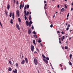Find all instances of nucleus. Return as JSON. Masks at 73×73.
<instances>
[{
	"mask_svg": "<svg viewBox=\"0 0 73 73\" xmlns=\"http://www.w3.org/2000/svg\"><path fill=\"white\" fill-rule=\"evenodd\" d=\"M29 19L30 21V22H28V21H26V23L27 26H28L29 25V26L30 27L32 25L31 24H32V23H33L32 22V21H31V15H29Z\"/></svg>",
	"mask_w": 73,
	"mask_h": 73,
	"instance_id": "nucleus-1",
	"label": "nucleus"
},
{
	"mask_svg": "<svg viewBox=\"0 0 73 73\" xmlns=\"http://www.w3.org/2000/svg\"><path fill=\"white\" fill-rule=\"evenodd\" d=\"M16 16L17 17H20V15H19V10H17L16 11Z\"/></svg>",
	"mask_w": 73,
	"mask_h": 73,
	"instance_id": "nucleus-2",
	"label": "nucleus"
},
{
	"mask_svg": "<svg viewBox=\"0 0 73 73\" xmlns=\"http://www.w3.org/2000/svg\"><path fill=\"white\" fill-rule=\"evenodd\" d=\"M31 51L32 52H33L34 51V49H35V48L34 47V46L33 45H31Z\"/></svg>",
	"mask_w": 73,
	"mask_h": 73,
	"instance_id": "nucleus-3",
	"label": "nucleus"
},
{
	"mask_svg": "<svg viewBox=\"0 0 73 73\" xmlns=\"http://www.w3.org/2000/svg\"><path fill=\"white\" fill-rule=\"evenodd\" d=\"M34 63L36 65L37 64V59H36V58H35L34 59Z\"/></svg>",
	"mask_w": 73,
	"mask_h": 73,
	"instance_id": "nucleus-4",
	"label": "nucleus"
},
{
	"mask_svg": "<svg viewBox=\"0 0 73 73\" xmlns=\"http://www.w3.org/2000/svg\"><path fill=\"white\" fill-rule=\"evenodd\" d=\"M42 60L44 61V62L46 63V64H48V61L46 60L44 58H43Z\"/></svg>",
	"mask_w": 73,
	"mask_h": 73,
	"instance_id": "nucleus-5",
	"label": "nucleus"
},
{
	"mask_svg": "<svg viewBox=\"0 0 73 73\" xmlns=\"http://www.w3.org/2000/svg\"><path fill=\"white\" fill-rule=\"evenodd\" d=\"M16 28H17V29H18L19 30H20V27H19V25L16 23Z\"/></svg>",
	"mask_w": 73,
	"mask_h": 73,
	"instance_id": "nucleus-6",
	"label": "nucleus"
},
{
	"mask_svg": "<svg viewBox=\"0 0 73 73\" xmlns=\"http://www.w3.org/2000/svg\"><path fill=\"white\" fill-rule=\"evenodd\" d=\"M31 31H32V30H31V29H29V30H28V34L29 35H30L31 33Z\"/></svg>",
	"mask_w": 73,
	"mask_h": 73,
	"instance_id": "nucleus-7",
	"label": "nucleus"
},
{
	"mask_svg": "<svg viewBox=\"0 0 73 73\" xmlns=\"http://www.w3.org/2000/svg\"><path fill=\"white\" fill-rule=\"evenodd\" d=\"M10 8V5H9V4L7 6V9H8V10H9V9Z\"/></svg>",
	"mask_w": 73,
	"mask_h": 73,
	"instance_id": "nucleus-8",
	"label": "nucleus"
},
{
	"mask_svg": "<svg viewBox=\"0 0 73 73\" xmlns=\"http://www.w3.org/2000/svg\"><path fill=\"white\" fill-rule=\"evenodd\" d=\"M64 36H63L62 37H61V39L62 41H63V40H64Z\"/></svg>",
	"mask_w": 73,
	"mask_h": 73,
	"instance_id": "nucleus-9",
	"label": "nucleus"
},
{
	"mask_svg": "<svg viewBox=\"0 0 73 73\" xmlns=\"http://www.w3.org/2000/svg\"><path fill=\"white\" fill-rule=\"evenodd\" d=\"M13 72H14V73H17V69H15V70L13 71Z\"/></svg>",
	"mask_w": 73,
	"mask_h": 73,
	"instance_id": "nucleus-10",
	"label": "nucleus"
},
{
	"mask_svg": "<svg viewBox=\"0 0 73 73\" xmlns=\"http://www.w3.org/2000/svg\"><path fill=\"white\" fill-rule=\"evenodd\" d=\"M24 62H25L24 60H23L21 62V64L23 65V64H24Z\"/></svg>",
	"mask_w": 73,
	"mask_h": 73,
	"instance_id": "nucleus-11",
	"label": "nucleus"
},
{
	"mask_svg": "<svg viewBox=\"0 0 73 73\" xmlns=\"http://www.w3.org/2000/svg\"><path fill=\"white\" fill-rule=\"evenodd\" d=\"M25 60L27 64L28 63V59L27 58H25Z\"/></svg>",
	"mask_w": 73,
	"mask_h": 73,
	"instance_id": "nucleus-12",
	"label": "nucleus"
},
{
	"mask_svg": "<svg viewBox=\"0 0 73 73\" xmlns=\"http://www.w3.org/2000/svg\"><path fill=\"white\" fill-rule=\"evenodd\" d=\"M27 15H24L25 16V20H27Z\"/></svg>",
	"mask_w": 73,
	"mask_h": 73,
	"instance_id": "nucleus-13",
	"label": "nucleus"
},
{
	"mask_svg": "<svg viewBox=\"0 0 73 73\" xmlns=\"http://www.w3.org/2000/svg\"><path fill=\"white\" fill-rule=\"evenodd\" d=\"M10 23L11 24H13V19H11Z\"/></svg>",
	"mask_w": 73,
	"mask_h": 73,
	"instance_id": "nucleus-14",
	"label": "nucleus"
},
{
	"mask_svg": "<svg viewBox=\"0 0 73 73\" xmlns=\"http://www.w3.org/2000/svg\"><path fill=\"white\" fill-rule=\"evenodd\" d=\"M24 13L25 15L27 16V11L25 10L24 11Z\"/></svg>",
	"mask_w": 73,
	"mask_h": 73,
	"instance_id": "nucleus-15",
	"label": "nucleus"
},
{
	"mask_svg": "<svg viewBox=\"0 0 73 73\" xmlns=\"http://www.w3.org/2000/svg\"><path fill=\"white\" fill-rule=\"evenodd\" d=\"M33 44H36V42L35 41V40H33Z\"/></svg>",
	"mask_w": 73,
	"mask_h": 73,
	"instance_id": "nucleus-16",
	"label": "nucleus"
},
{
	"mask_svg": "<svg viewBox=\"0 0 73 73\" xmlns=\"http://www.w3.org/2000/svg\"><path fill=\"white\" fill-rule=\"evenodd\" d=\"M42 56L43 58H46V57H45V56H44V54H42Z\"/></svg>",
	"mask_w": 73,
	"mask_h": 73,
	"instance_id": "nucleus-17",
	"label": "nucleus"
},
{
	"mask_svg": "<svg viewBox=\"0 0 73 73\" xmlns=\"http://www.w3.org/2000/svg\"><path fill=\"white\" fill-rule=\"evenodd\" d=\"M8 70L9 71H11L12 70V68H11V67H10L8 69Z\"/></svg>",
	"mask_w": 73,
	"mask_h": 73,
	"instance_id": "nucleus-18",
	"label": "nucleus"
},
{
	"mask_svg": "<svg viewBox=\"0 0 73 73\" xmlns=\"http://www.w3.org/2000/svg\"><path fill=\"white\" fill-rule=\"evenodd\" d=\"M64 10H65V9H64V8H62L61 9V11L62 12H63Z\"/></svg>",
	"mask_w": 73,
	"mask_h": 73,
	"instance_id": "nucleus-19",
	"label": "nucleus"
},
{
	"mask_svg": "<svg viewBox=\"0 0 73 73\" xmlns=\"http://www.w3.org/2000/svg\"><path fill=\"white\" fill-rule=\"evenodd\" d=\"M68 64H69V65H71V66H72V63L69 61L68 62Z\"/></svg>",
	"mask_w": 73,
	"mask_h": 73,
	"instance_id": "nucleus-20",
	"label": "nucleus"
},
{
	"mask_svg": "<svg viewBox=\"0 0 73 73\" xmlns=\"http://www.w3.org/2000/svg\"><path fill=\"white\" fill-rule=\"evenodd\" d=\"M22 7V4H21L19 6V8H20V9H21V7Z\"/></svg>",
	"mask_w": 73,
	"mask_h": 73,
	"instance_id": "nucleus-21",
	"label": "nucleus"
},
{
	"mask_svg": "<svg viewBox=\"0 0 73 73\" xmlns=\"http://www.w3.org/2000/svg\"><path fill=\"white\" fill-rule=\"evenodd\" d=\"M27 9V5H25L24 8V10H25Z\"/></svg>",
	"mask_w": 73,
	"mask_h": 73,
	"instance_id": "nucleus-22",
	"label": "nucleus"
},
{
	"mask_svg": "<svg viewBox=\"0 0 73 73\" xmlns=\"http://www.w3.org/2000/svg\"><path fill=\"white\" fill-rule=\"evenodd\" d=\"M16 67H18V66H19V64H18V63H16Z\"/></svg>",
	"mask_w": 73,
	"mask_h": 73,
	"instance_id": "nucleus-23",
	"label": "nucleus"
},
{
	"mask_svg": "<svg viewBox=\"0 0 73 73\" xmlns=\"http://www.w3.org/2000/svg\"><path fill=\"white\" fill-rule=\"evenodd\" d=\"M72 54H70V59H71V58H72Z\"/></svg>",
	"mask_w": 73,
	"mask_h": 73,
	"instance_id": "nucleus-24",
	"label": "nucleus"
},
{
	"mask_svg": "<svg viewBox=\"0 0 73 73\" xmlns=\"http://www.w3.org/2000/svg\"><path fill=\"white\" fill-rule=\"evenodd\" d=\"M12 13H10L9 15V16L10 17H12Z\"/></svg>",
	"mask_w": 73,
	"mask_h": 73,
	"instance_id": "nucleus-25",
	"label": "nucleus"
},
{
	"mask_svg": "<svg viewBox=\"0 0 73 73\" xmlns=\"http://www.w3.org/2000/svg\"><path fill=\"white\" fill-rule=\"evenodd\" d=\"M0 25L1 26V28H3V25H2V24H1V21H0Z\"/></svg>",
	"mask_w": 73,
	"mask_h": 73,
	"instance_id": "nucleus-26",
	"label": "nucleus"
},
{
	"mask_svg": "<svg viewBox=\"0 0 73 73\" xmlns=\"http://www.w3.org/2000/svg\"><path fill=\"white\" fill-rule=\"evenodd\" d=\"M18 21L19 22H21V19L19 18H18Z\"/></svg>",
	"mask_w": 73,
	"mask_h": 73,
	"instance_id": "nucleus-27",
	"label": "nucleus"
},
{
	"mask_svg": "<svg viewBox=\"0 0 73 73\" xmlns=\"http://www.w3.org/2000/svg\"><path fill=\"white\" fill-rule=\"evenodd\" d=\"M12 17H15V13H12Z\"/></svg>",
	"mask_w": 73,
	"mask_h": 73,
	"instance_id": "nucleus-28",
	"label": "nucleus"
},
{
	"mask_svg": "<svg viewBox=\"0 0 73 73\" xmlns=\"http://www.w3.org/2000/svg\"><path fill=\"white\" fill-rule=\"evenodd\" d=\"M46 60H49V58L48 57H46Z\"/></svg>",
	"mask_w": 73,
	"mask_h": 73,
	"instance_id": "nucleus-29",
	"label": "nucleus"
},
{
	"mask_svg": "<svg viewBox=\"0 0 73 73\" xmlns=\"http://www.w3.org/2000/svg\"><path fill=\"white\" fill-rule=\"evenodd\" d=\"M29 11H27V13H26V16H27L29 14Z\"/></svg>",
	"mask_w": 73,
	"mask_h": 73,
	"instance_id": "nucleus-30",
	"label": "nucleus"
},
{
	"mask_svg": "<svg viewBox=\"0 0 73 73\" xmlns=\"http://www.w3.org/2000/svg\"><path fill=\"white\" fill-rule=\"evenodd\" d=\"M33 34H34L35 35H36V32L35 31H33Z\"/></svg>",
	"mask_w": 73,
	"mask_h": 73,
	"instance_id": "nucleus-31",
	"label": "nucleus"
},
{
	"mask_svg": "<svg viewBox=\"0 0 73 73\" xmlns=\"http://www.w3.org/2000/svg\"><path fill=\"white\" fill-rule=\"evenodd\" d=\"M5 13H6V15H7V16L8 15V12L7 11H6L5 12Z\"/></svg>",
	"mask_w": 73,
	"mask_h": 73,
	"instance_id": "nucleus-32",
	"label": "nucleus"
},
{
	"mask_svg": "<svg viewBox=\"0 0 73 73\" xmlns=\"http://www.w3.org/2000/svg\"><path fill=\"white\" fill-rule=\"evenodd\" d=\"M68 47H67L66 46H65V49H68Z\"/></svg>",
	"mask_w": 73,
	"mask_h": 73,
	"instance_id": "nucleus-33",
	"label": "nucleus"
},
{
	"mask_svg": "<svg viewBox=\"0 0 73 73\" xmlns=\"http://www.w3.org/2000/svg\"><path fill=\"white\" fill-rule=\"evenodd\" d=\"M69 13H68L67 15V17H69Z\"/></svg>",
	"mask_w": 73,
	"mask_h": 73,
	"instance_id": "nucleus-34",
	"label": "nucleus"
},
{
	"mask_svg": "<svg viewBox=\"0 0 73 73\" xmlns=\"http://www.w3.org/2000/svg\"><path fill=\"white\" fill-rule=\"evenodd\" d=\"M27 7V8H29V5H28Z\"/></svg>",
	"mask_w": 73,
	"mask_h": 73,
	"instance_id": "nucleus-35",
	"label": "nucleus"
},
{
	"mask_svg": "<svg viewBox=\"0 0 73 73\" xmlns=\"http://www.w3.org/2000/svg\"><path fill=\"white\" fill-rule=\"evenodd\" d=\"M18 1H17V2H16L17 5H18Z\"/></svg>",
	"mask_w": 73,
	"mask_h": 73,
	"instance_id": "nucleus-36",
	"label": "nucleus"
},
{
	"mask_svg": "<svg viewBox=\"0 0 73 73\" xmlns=\"http://www.w3.org/2000/svg\"><path fill=\"white\" fill-rule=\"evenodd\" d=\"M50 27L51 28H52V27H53V25H52V24H51L50 26Z\"/></svg>",
	"mask_w": 73,
	"mask_h": 73,
	"instance_id": "nucleus-37",
	"label": "nucleus"
},
{
	"mask_svg": "<svg viewBox=\"0 0 73 73\" xmlns=\"http://www.w3.org/2000/svg\"><path fill=\"white\" fill-rule=\"evenodd\" d=\"M31 28L32 29H34V27H33V25H32Z\"/></svg>",
	"mask_w": 73,
	"mask_h": 73,
	"instance_id": "nucleus-38",
	"label": "nucleus"
},
{
	"mask_svg": "<svg viewBox=\"0 0 73 73\" xmlns=\"http://www.w3.org/2000/svg\"><path fill=\"white\" fill-rule=\"evenodd\" d=\"M38 42L40 43V42H41V40H38Z\"/></svg>",
	"mask_w": 73,
	"mask_h": 73,
	"instance_id": "nucleus-39",
	"label": "nucleus"
},
{
	"mask_svg": "<svg viewBox=\"0 0 73 73\" xmlns=\"http://www.w3.org/2000/svg\"><path fill=\"white\" fill-rule=\"evenodd\" d=\"M70 25H68L67 27H70Z\"/></svg>",
	"mask_w": 73,
	"mask_h": 73,
	"instance_id": "nucleus-40",
	"label": "nucleus"
},
{
	"mask_svg": "<svg viewBox=\"0 0 73 73\" xmlns=\"http://www.w3.org/2000/svg\"><path fill=\"white\" fill-rule=\"evenodd\" d=\"M24 5H23L22 6V8H24Z\"/></svg>",
	"mask_w": 73,
	"mask_h": 73,
	"instance_id": "nucleus-41",
	"label": "nucleus"
},
{
	"mask_svg": "<svg viewBox=\"0 0 73 73\" xmlns=\"http://www.w3.org/2000/svg\"><path fill=\"white\" fill-rule=\"evenodd\" d=\"M34 37H35L36 38H37V35H34Z\"/></svg>",
	"mask_w": 73,
	"mask_h": 73,
	"instance_id": "nucleus-42",
	"label": "nucleus"
},
{
	"mask_svg": "<svg viewBox=\"0 0 73 73\" xmlns=\"http://www.w3.org/2000/svg\"><path fill=\"white\" fill-rule=\"evenodd\" d=\"M44 4H45V3H46V1H44Z\"/></svg>",
	"mask_w": 73,
	"mask_h": 73,
	"instance_id": "nucleus-43",
	"label": "nucleus"
},
{
	"mask_svg": "<svg viewBox=\"0 0 73 73\" xmlns=\"http://www.w3.org/2000/svg\"><path fill=\"white\" fill-rule=\"evenodd\" d=\"M57 33H60V31H58L57 32Z\"/></svg>",
	"mask_w": 73,
	"mask_h": 73,
	"instance_id": "nucleus-44",
	"label": "nucleus"
},
{
	"mask_svg": "<svg viewBox=\"0 0 73 73\" xmlns=\"http://www.w3.org/2000/svg\"><path fill=\"white\" fill-rule=\"evenodd\" d=\"M64 6H65V7L66 8H67V6H66V5H65Z\"/></svg>",
	"mask_w": 73,
	"mask_h": 73,
	"instance_id": "nucleus-45",
	"label": "nucleus"
},
{
	"mask_svg": "<svg viewBox=\"0 0 73 73\" xmlns=\"http://www.w3.org/2000/svg\"><path fill=\"white\" fill-rule=\"evenodd\" d=\"M68 29H69V27H67L66 29V30H67V31H68Z\"/></svg>",
	"mask_w": 73,
	"mask_h": 73,
	"instance_id": "nucleus-46",
	"label": "nucleus"
},
{
	"mask_svg": "<svg viewBox=\"0 0 73 73\" xmlns=\"http://www.w3.org/2000/svg\"><path fill=\"white\" fill-rule=\"evenodd\" d=\"M44 8L45 10V9H46V7H45V6H44Z\"/></svg>",
	"mask_w": 73,
	"mask_h": 73,
	"instance_id": "nucleus-47",
	"label": "nucleus"
},
{
	"mask_svg": "<svg viewBox=\"0 0 73 73\" xmlns=\"http://www.w3.org/2000/svg\"><path fill=\"white\" fill-rule=\"evenodd\" d=\"M9 64H12V63H11V61H9Z\"/></svg>",
	"mask_w": 73,
	"mask_h": 73,
	"instance_id": "nucleus-48",
	"label": "nucleus"
},
{
	"mask_svg": "<svg viewBox=\"0 0 73 73\" xmlns=\"http://www.w3.org/2000/svg\"><path fill=\"white\" fill-rule=\"evenodd\" d=\"M36 49L37 50H38V52H39V50H38V49L37 48H36Z\"/></svg>",
	"mask_w": 73,
	"mask_h": 73,
	"instance_id": "nucleus-49",
	"label": "nucleus"
},
{
	"mask_svg": "<svg viewBox=\"0 0 73 73\" xmlns=\"http://www.w3.org/2000/svg\"><path fill=\"white\" fill-rule=\"evenodd\" d=\"M61 33H62V34H64V32H63V31H62L61 32Z\"/></svg>",
	"mask_w": 73,
	"mask_h": 73,
	"instance_id": "nucleus-50",
	"label": "nucleus"
},
{
	"mask_svg": "<svg viewBox=\"0 0 73 73\" xmlns=\"http://www.w3.org/2000/svg\"><path fill=\"white\" fill-rule=\"evenodd\" d=\"M59 42L60 44H61V40H59Z\"/></svg>",
	"mask_w": 73,
	"mask_h": 73,
	"instance_id": "nucleus-51",
	"label": "nucleus"
},
{
	"mask_svg": "<svg viewBox=\"0 0 73 73\" xmlns=\"http://www.w3.org/2000/svg\"><path fill=\"white\" fill-rule=\"evenodd\" d=\"M40 46H42V44L40 43Z\"/></svg>",
	"mask_w": 73,
	"mask_h": 73,
	"instance_id": "nucleus-52",
	"label": "nucleus"
},
{
	"mask_svg": "<svg viewBox=\"0 0 73 73\" xmlns=\"http://www.w3.org/2000/svg\"><path fill=\"white\" fill-rule=\"evenodd\" d=\"M13 1H14V3H15V2H16V1L15 0H13Z\"/></svg>",
	"mask_w": 73,
	"mask_h": 73,
	"instance_id": "nucleus-53",
	"label": "nucleus"
},
{
	"mask_svg": "<svg viewBox=\"0 0 73 73\" xmlns=\"http://www.w3.org/2000/svg\"><path fill=\"white\" fill-rule=\"evenodd\" d=\"M34 53H37V52L36 51H35L34 52Z\"/></svg>",
	"mask_w": 73,
	"mask_h": 73,
	"instance_id": "nucleus-54",
	"label": "nucleus"
},
{
	"mask_svg": "<svg viewBox=\"0 0 73 73\" xmlns=\"http://www.w3.org/2000/svg\"><path fill=\"white\" fill-rule=\"evenodd\" d=\"M73 10V8H72L71 9V11H72Z\"/></svg>",
	"mask_w": 73,
	"mask_h": 73,
	"instance_id": "nucleus-55",
	"label": "nucleus"
},
{
	"mask_svg": "<svg viewBox=\"0 0 73 73\" xmlns=\"http://www.w3.org/2000/svg\"><path fill=\"white\" fill-rule=\"evenodd\" d=\"M57 7H58V8H59V7H60V5H58Z\"/></svg>",
	"mask_w": 73,
	"mask_h": 73,
	"instance_id": "nucleus-56",
	"label": "nucleus"
},
{
	"mask_svg": "<svg viewBox=\"0 0 73 73\" xmlns=\"http://www.w3.org/2000/svg\"><path fill=\"white\" fill-rule=\"evenodd\" d=\"M71 5H72L73 7V3L72 2L71 3Z\"/></svg>",
	"mask_w": 73,
	"mask_h": 73,
	"instance_id": "nucleus-57",
	"label": "nucleus"
},
{
	"mask_svg": "<svg viewBox=\"0 0 73 73\" xmlns=\"http://www.w3.org/2000/svg\"><path fill=\"white\" fill-rule=\"evenodd\" d=\"M38 73H40V72H39V71L38 70Z\"/></svg>",
	"mask_w": 73,
	"mask_h": 73,
	"instance_id": "nucleus-58",
	"label": "nucleus"
},
{
	"mask_svg": "<svg viewBox=\"0 0 73 73\" xmlns=\"http://www.w3.org/2000/svg\"><path fill=\"white\" fill-rule=\"evenodd\" d=\"M69 40H71V38L70 37L69 38Z\"/></svg>",
	"mask_w": 73,
	"mask_h": 73,
	"instance_id": "nucleus-59",
	"label": "nucleus"
},
{
	"mask_svg": "<svg viewBox=\"0 0 73 73\" xmlns=\"http://www.w3.org/2000/svg\"><path fill=\"white\" fill-rule=\"evenodd\" d=\"M60 66H61V67H62V65H61V64H60Z\"/></svg>",
	"mask_w": 73,
	"mask_h": 73,
	"instance_id": "nucleus-60",
	"label": "nucleus"
},
{
	"mask_svg": "<svg viewBox=\"0 0 73 73\" xmlns=\"http://www.w3.org/2000/svg\"><path fill=\"white\" fill-rule=\"evenodd\" d=\"M14 17H13V19H15Z\"/></svg>",
	"mask_w": 73,
	"mask_h": 73,
	"instance_id": "nucleus-61",
	"label": "nucleus"
},
{
	"mask_svg": "<svg viewBox=\"0 0 73 73\" xmlns=\"http://www.w3.org/2000/svg\"><path fill=\"white\" fill-rule=\"evenodd\" d=\"M55 16V15H54V16H53V18H54V17Z\"/></svg>",
	"mask_w": 73,
	"mask_h": 73,
	"instance_id": "nucleus-62",
	"label": "nucleus"
},
{
	"mask_svg": "<svg viewBox=\"0 0 73 73\" xmlns=\"http://www.w3.org/2000/svg\"><path fill=\"white\" fill-rule=\"evenodd\" d=\"M45 7H46V5H47V4H45Z\"/></svg>",
	"mask_w": 73,
	"mask_h": 73,
	"instance_id": "nucleus-63",
	"label": "nucleus"
},
{
	"mask_svg": "<svg viewBox=\"0 0 73 73\" xmlns=\"http://www.w3.org/2000/svg\"><path fill=\"white\" fill-rule=\"evenodd\" d=\"M68 25L67 23H66V25Z\"/></svg>",
	"mask_w": 73,
	"mask_h": 73,
	"instance_id": "nucleus-64",
	"label": "nucleus"
}]
</instances>
